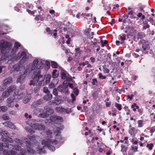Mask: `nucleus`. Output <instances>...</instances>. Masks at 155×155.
I'll return each instance as SVG.
<instances>
[{"label":"nucleus","instance_id":"nucleus-1","mask_svg":"<svg viewBox=\"0 0 155 155\" xmlns=\"http://www.w3.org/2000/svg\"><path fill=\"white\" fill-rule=\"evenodd\" d=\"M35 67V71L34 72L32 76L33 80L30 81L29 85L34 86L35 84L38 86H41L43 85L45 77L40 74V70L43 68L44 66V61L39 59H35L32 62Z\"/></svg>","mask_w":155,"mask_h":155},{"label":"nucleus","instance_id":"nucleus-2","mask_svg":"<svg viewBox=\"0 0 155 155\" xmlns=\"http://www.w3.org/2000/svg\"><path fill=\"white\" fill-rule=\"evenodd\" d=\"M58 141L55 140L48 138L45 139L41 141V144L43 145V147H47L50 150L52 151H54L55 148L51 144H57Z\"/></svg>","mask_w":155,"mask_h":155},{"label":"nucleus","instance_id":"nucleus-3","mask_svg":"<svg viewBox=\"0 0 155 155\" xmlns=\"http://www.w3.org/2000/svg\"><path fill=\"white\" fill-rule=\"evenodd\" d=\"M12 46L11 43L5 42L3 40H2L0 42V49L3 54L8 52Z\"/></svg>","mask_w":155,"mask_h":155},{"label":"nucleus","instance_id":"nucleus-4","mask_svg":"<svg viewBox=\"0 0 155 155\" xmlns=\"http://www.w3.org/2000/svg\"><path fill=\"white\" fill-rule=\"evenodd\" d=\"M31 145L30 143L28 144L27 145V151L30 153L33 154L35 152V150H33L34 148H36V150L38 153L42 154L45 152V150L43 148H42L41 147L38 146V147H35L33 149L30 148Z\"/></svg>","mask_w":155,"mask_h":155},{"label":"nucleus","instance_id":"nucleus-5","mask_svg":"<svg viewBox=\"0 0 155 155\" xmlns=\"http://www.w3.org/2000/svg\"><path fill=\"white\" fill-rule=\"evenodd\" d=\"M26 151L23 149L20 150V152L19 154L18 152H16L14 150H5L3 152L5 155H25Z\"/></svg>","mask_w":155,"mask_h":155},{"label":"nucleus","instance_id":"nucleus-6","mask_svg":"<svg viewBox=\"0 0 155 155\" xmlns=\"http://www.w3.org/2000/svg\"><path fill=\"white\" fill-rule=\"evenodd\" d=\"M16 87L13 85L9 87L5 91L3 92L2 96L5 98L8 97L11 93L16 89Z\"/></svg>","mask_w":155,"mask_h":155},{"label":"nucleus","instance_id":"nucleus-7","mask_svg":"<svg viewBox=\"0 0 155 155\" xmlns=\"http://www.w3.org/2000/svg\"><path fill=\"white\" fill-rule=\"evenodd\" d=\"M53 112V110L50 108H47L46 110L44 113L40 114L38 116L39 117L46 118L47 117L49 114H51Z\"/></svg>","mask_w":155,"mask_h":155},{"label":"nucleus","instance_id":"nucleus-8","mask_svg":"<svg viewBox=\"0 0 155 155\" xmlns=\"http://www.w3.org/2000/svg\"><path fill=\"white\" fill-rule=\"evenodd\" d=\"M50 119L51 121L55 123L61 122L63 120V119L61 117L55 115L51 116L50 118Z\"/></svg>","mask_w":155,"mask_h":155},{"label":"nucleus","instance_id":"nucleus-9","mask_svg":"<svg viewBox=\"0 0 155 155\" xmlns=\"http://www.w3.org/2000/svg\"><path fill=\"white\" fill-rule=\"evenodd\" d=\"M30 125L32 127L35 129L41 130H44L45 129V126L41 124L31 123Z\"/></svg>","mask_w":155,"mask_h":155},{"label":"nucleus","instance_id":"nucleus-10","mask_svg":"<svg viewBox=\"0 0 155 155\" xmlns=\"http://www.w3.org/2000/svg\"><path fill=\"white\" fill-rule=\"evenodd\" d=\"M84 34L87 36V38L92 39L93 37L94 33L90 29H86L84 31Z\"/></svg>","mask_w":155,"mask_h":155},{"label":"nucleus","instance_id":"nucleus-11","mask_svg":"<svg viewBox=\"0 0 155 155\" xmlns=\"http://www.w3.org/2000/svg\"><path fill=\"white\" fill-rule=\"evenodd\" d=\"M21 58H22V60L24 61H25L27 58L26 57V54L25 52H19L17 56V58L19 59Z\"/></svg>","mask_w":155,"mask_h":155},{"label":"nucleus","instance_id":"nucleus-12","mask_svg":"<svg viewBox=\"0 0 155 155\" xmlns=\"http://www.w3.org/2000/svg\"><path fill=\"white\" fill-rule=\"evenodd\" d=\"M35 70V67L33 65V64H30L26 67V69L24 72H25V74H27V73H29L33 70Z\"/></svg>","mask_w":155,"mask_h":155},{"label":"nucleus","instance_id":"nucleus-13","mask_svg":"<svg viewBox=\"0 0 155 155\" xmlns=\"http://www.w3.org/2000/svg\"><path fill=\"white\" fill-rule=\"evenodd\" d=\"M14 99L12 97H9L7 100V106L9 107H12L14 106Z\"/></svg>","mask_w":155,"mask_h":155},{"label":"nucleus","instance_id":"nucleus-14","mask_svg":"<svg viewBox=\"0 0 155 155\" xmlns=\"http://www.w3.org/2000/svg\"><path fill=\"white\" fill-rule=\"evenodd\" d=\"M26 75V74H25V72H24L22 74L19 76L17 80V83H23Z\"/></svg>","mask_w":155,"mask_h":155},{"label":"nucleus","instance_id":"nucleus-15","mask_svg":"<svg viewBox=\"0 0 155 155\" xmlns=\"http://www.w3.org/2000/svg\"><path fill=\"white\" fill-rule=\"evenodd\" d=\"M68 87V85L64 84L63 85L59 86L58 87V89L59 91H60L62 93L64 92L65 90Z\"/></svg>","mask_w":155,"mask_h":155},{"label":"nucleus","instance_id":"nucleus-16","mask_svg":"<svg viewBox=\"0 0 155 155\" xmlns=\"http://www.w3.org/2000/svg\"><path fill=\"white\" fill-rule=\"evenodd\" d=\"M24 68V66L20 64H16L14 66V70L17 71L21 70V69H23Z\"/></svg>","mask_w":155,"mask_h":155},{"label":"nucleus","instance_id":"nucleus-17","mask_svg":"<svg viewBox=\"0 0 155 155\" xmlns=\"http://www.w3.org/2000/svg\"><path fill=\"white\" fill-rule=\"evenodd\" d=\"M21 46L20 44L18 42H15V44L13 48L12 53L13 54L15 53L18 50V48Z\"/></svg>","mask_w":155,"mask_h":155},{"label":"nucleus","instance_id":"nucleus-18","mask_svg":"<svg viewBox=\"0 0 155 155\" xmlns=\"http://www.w3.org/2000/svg\"><path fill=\"white\" fill-rule=\"evenodd\" d=\"M29 138L31 142L32 141L35 143L36 142L38 141V140H39V137L35 135L30 136Z\"/></svg>","mask_w":155,"mask_h":155},{"label":"nucleus","instance_id":"nucleus-19","mask_svg":"<svg viewBox=\"0 0 155 155\" xmlns=\"http://www.w3.org/2000/svg\"><path fill=\"white\" fill-rule=\"evenodd\" d=\"M3 147H7L9 148L12 147V146L11 145L7 144L6 143H0V150L2 151L3 150Z\"/></svg>","mask_w":155,"mask_h":155},{"label":"nucleus","instance_id":"nucleus-20","mask_svg":"<svg viewBox=\"0 0 155 155\" xmlns=\"http://www.w3.org/2000/svg\"><path fill=\"white\" fill-rule=\"evenodd\" d=\"M52 97V95L51 94H48L45 95L44 97V99L46 101H48L51 100Z\"/></svg>","mask_w":155,"mask_h":155},{"label":"nucleus","instance_id":"nucleus-21","mask_svg":"<svg viewBox=\"0 0 155 155\" xmlns=\"http://www.w3.org/2000/svg\"><path fill=\"white\" fill-rule=\"evenodd\" d=\"M12 82V78H8L4 80L3 82V84L4 85H7L9 84Z\"/></svg>","mask_w":155,"mask_h":155},{"label":"nucleus","instance_id":"nucleus-22","mask_svg":"<svg viewBox=\"0 0 155 155\" xmlns=\"http://www.w3.org/2000/svg\"><path fill=\"white\" fill-rule=\"evenodd\" d=\"M51 67L54 68H57L59 67L58 64L55 61H51Z\"/></svg>","mask_w":155,"mask_h":155},{"label":"nucleus","instance_id":"nucleus-23","mask_svg":"<svg viewBox=\"0 0 155 155\" xmlns=\"http://www.w3.org/2000/svg\"><path fill=\"white\" fill-rule=\"evenodd\" d=\"M58 76V73L57 72V71L55 69L53 70L52 72V77L53 78H56Z\"/></svg>","mask_w":155,"mask_h":155},{"label":"nucleus","instance_id":"nucleus-24","mask_svg":"<svg viewBox=\"0 0 155 155\" xmlns=\"http://www.w3.org/2000/svg\"><path fill=\"white\" fill-rule=\"evenodd\" d=\"M138 148V145H132L131 147V149L134 152H136L137 151Z\"/></svg>","mask_w":155,"mask_h":155},{"label":"nucleus","instance_id":"nucleus-25","mask_svg":"<svg viewBox=\"0 0 155 155\" xmlns=\"http://www.w3.org/2000/svg\"><path fill=\"white\" fill-rule=\"evenodd\" d=\"M2 141L5 142L6 141L7 142H8L9 143H12L13 142V140L12 138L9 137L7 138H5L4 139L3 138Z\"/></svg>","mask_w":155,"mask_h":155},{"label":"nucleus","instance_id":"nucleus-26","mask_svg":"<svg viewBox=\"0 0 155 155\" xmlns=\"http://www.w3.org/2000/svg\"><path fill=\"white\" fill-rule=\"evenodd\" d=\"M7 124H8V127H9V128L12 129L15 128V126L11 122H8Z\"/></svg>","mask_w":155,"mask_h":155},{"label":"nucleus","instance_id":"nucleus-27","mask_svg":"<svg viewBox=\"0 0 155 155\" xmlns=\"http://www.w3.org/2000/svg\"><path fill=\"white\" fill-rule=\"evenodd\" d=\"M130 133L131 134L134 135L137 133V130L134 127L131 128L130 130Z\"/></svg>","mask_w":155,"mask_h":155},{"label":"nucleus","instance_id":"nucleus-28","mask_svg":"<svg viewBox=\"0 0 155 155\" xmlns=\"http://www.w3.org/2000/svg\"><path fill=\"white\" fill-rule=\"evenodd\" d=\"M8 133L6 131H3L0 130V136L2 137H2H3V135H4L5 136H6L7 134H8Z\"/></svg>","mask_w":155,"mask_h":155},{"label":"nucleus","instance_id":"nucleus-29","mask_svg":"<svg viewBox=\"0 0 155 155\" xmlns=\"http://www.w3.org/2000/svg\"><path fill=\"white\" fill-rule=\"evenodd\" d=\"M56 110L57 112L60 113L65 111V109L62 107H57L56 108Z\"/></svg>","mask_w":155,"mask_h":155},{"label":"nucleus","instance_id":"nucleus-30","mask_svg":"<svg viewBox=\"0 0 155 155\" xmlns=\"http://www.w3.org/2000/svg\"><path fill=\"white\" fill-rule=\"evenodd\" d=\"M145 36L143 32H140L138 34L137 38L138 39H141L144 38Z\"/></svg>","mask_w":155,"mask_h":155},{"label":"nucleus","instance_id":"nucleus-31","mask_svg":"<svg viewBox=\"0 0 155 155\" xmlns=\"http://www.w3.org/2000/svg\"><path fill=\"white\" fill-rule=\"evenodd\" d=\"M107 41L106 40H104L102 39H101L100 43L101 45V46L102 47H104L105 45L107 43Z\"/></svg>","mask_w":155,"mask_h":155},{"label":"nucleus","instance_id":"nucleus-32","mask_svg":"<svg viewBox=\"0 0 155 155\" xmlns=\"http://www.w3.org/2000/svg\"><path fill=\"white\" fill-rule=\"evenodd\" d=\"M57 31V30L56 29H55L53 31H51L52 34H53V35L54 36V38H57L56 36L57 35V33H56Z\"/></svg>","mask_w":155,"mask_h":155},{"label":"nucleus","instance_id":"nucleus-33","mask_svg":"<svg viewBox=\"0 0 155 155\" xmlns=\"http://www.w3.org/2000/svg\"><path fill=\"white\" fill-rule=\"evenodd\" d=\"M138 124V127H141L143 126V121L141 120H139L137 121Z\"/></svg>","mask_w":155,"mask_h":155},{"label":"nucleus","instance_id":"nucleus-34","mask_svg":"<svg viewBox=\"0 0 155 155\" xmlns=\"http://www.w3.org/2000/svg\"><path fill=\"white\" fill-rule=\"evenodd\" d=\"M0 108L1 110L3 112L6 111L8 109L7 107L5 106H2L0 107Z\"/></svg>","mask_w":155,"mask_h":155},{"label":"nucleus","instance_id":"nucleus-35","mask_svg":"<svg viewBox=\"0 0 155 155\" xmlns=\"http://www.w3.org/2000/svg\"><path fill=\"white\" fill-rule=\"evenodd\" d=\"M61 78L63 79H65L67 77L66 74L64 72L61 73Z\"/></svg>","mask_w":155,"mask_h":155},{"label":"nucleus","instance_id":"nucleus-36","mask_svg":"<svg viewBox=\"0 0 155 155\" xmlns=\"http://www.w3.org/2000/svg\"><path fill=\"white\" fill-rule=\"evenodd\" d=\"M115 107H117L118 109L119 110H121V104H118L117 103H116L115 104Z\"/></svg>","mask_w":155,"mask_h":155},{"label":"nucleus","instance_id":"nucleus-37","mask_svg":"<svg viewBox=\"0 0 155 155\" xmlns=\"http://www.w3.org/2000/svg\"><path fill=\"white\" fill-rule=\"evenodd\" d=\"M51 78V75H48L46 78V83H48L50 82V79Z\"/></svg>","mask_w":155,"mask_h":155},{"label":"nucleus","instance_id":"nucleus-38","mask_svg":"<svg viewBox=\"0 0 155 155\" xmlns=\"http://www.w3.org/2000/svg\"><path fill=\"white\" fill-rule=\"evenodd\" d=\"M139 18L141 17V19H143L145 18V17L144 15H143L141 13H139L137 15Z\"/></svg>","mask_w":155,"mask_h":155},{"label":"nucleus","instance_id":"nucleus-39","mask_svg":"<svg viewBox=\"0 0 155 155\" xmlns=\"http://www.w3.org/2000/svg\"><path fill=\"white\" fill-rule=\"evenodd\" d=\"M38 105V104L36 102H34L32 104L31 106V107L32 108H34L36 107L37 106V105Z\"/></svg>","mask_w":155,"mask_h":155},{"label":"nucleus","instance_id":"nucleus-40","mask_svg":"<svg viewBox=\"0 0 155 155\" xmlns=\"http://www.w3.org/2000/svg\"><path fill=\"white\" fill-rule=\"evenodd\" d=\"M73 92L77 96L79 94V90L77 88H74L73 89Z\"/></svg>","mask_w":155,"mask_h":155},{"label":"nucleus","instance_id":"nucleus-41","mask_svg":"<svg viewBox=\"0 0 155 155\" xmlns=\"http://www.w3.org/2000/svg\"><path fill=\"white\" fill-rule=\"evenodd\" d=\"M53 94L54 95L57 96L58 95V93L57 89L56 88H54L53 91Z\"/></svg>","mask_w":155,"mask_h":155},{"label":"nucleus","instance_id":"nucleus-42","mask_svg":"<svg viewBox=\"0 0 155 155\" xmlns=\"http://www.w3.org/2000/svg\"><path fill=\"white\" fill-rule=\"evenodd\" d=\"M52 132L50 130H48L46 134L47 135V137H49V138H51V136H50V134H52Z\"/></svg>","mask_w":155,"mask_h":155},{"label":"nucleus","instance_id":"nucleus-43","mask_svg":"<svg viewBox=\"0 0 155 155\" xmlns=\"http://www.w3.org/2000/svg\"><path fill=\"white\" fill-rule=\"evenodd\" d=\"M153 145L152 143L148 144L147 145V147L150 150L152 149V147H153Z\"/></svg>","mask_w":155,"mask_h":155},{"label":"nucleus","instance_id":"nucleus-44","mask_svg":"<svg viewBox=\"0 0 155 155\" xmlns=\"http://www.w3.org/2000/svg\"><path fill=\"white\" fill-rule=\"evenodd\" d=\"M13 148L16 150L19 151L20 149V147L19 146L15 145L13 147Z\"/></svg>","mask_w":155,"mask_h":155},{"label":"nucleus","instance_id":"nucleus-45","mask_svg":"<svg viewBox=\"0 0 155 155\" xmlns=\"http://www.w3.org/2000/svg\"><path fill=\"white\" fill-rule=\"evenodd\" d=\"M2 118L5 120H8L9 119V117L6 114L3 115L2 116Z\"/></svg>","mask_w":155,"mask_h":155},{"label":"nucleus","instance_id":"nucleus-46","mask_svg":"<svg viewBox=\"0 0 155 155\" xmlns=\"http://www.w3.org/2000/svg\"><path fill=\"white\" fill-rule=\"evenodd\" d=\"M149 45H143L142 46V48L143 50L145 51L147 49H148L149 48L148 47Z\"/></svg>","mask_w":155,"mask_h":155},{"label":"nucleus","instance_id":"nucleus-47","mask_svg":"<svg viewBox=\"0 0 155 155\" xmlns=\"http://www.w3.org/2000/svg\"><path fill=\"white\" fill-rule=\"evenodd\" d=\"M15 141L17 143H19L21 145L22 143V141L18 138H16L15 139Z\"/></svg>","mask_w":155,"mask_h":155},{"label":"nucleus","instance_id":"nucleus-48","mask_svg":"<svg viewBox=\"0 0 155 155\" xmlns=\"http://www.w3.org/2000/svg\"><path fill=\"white\" fill-rule=\"evenodd\" d=\"M65 112L67 113L68 114V113L71 112V108H67L66 109H65Z\"/></svg>","mask_w":155,"mask_h":155},{"label":"nucleus","instance_id":"nucleus-49","mask_svg":"<svg viewBox=\"0 0 155 155\" xmlns=\"http://www.w3.org/2000/svg\"><path fill=\"white\" fill-rule=\"evenodd\" d=\"M99 78L102 79H104L106 78V77L105 76H103L102 75V74L100 73L99 74Z\"/></svg>","mask_w":155,"mask_h":155},{"label":"nucleus","instance_id":"nucleus-50","mask_svg":"<svg viewBox=\"0 0 155 155\" xmlns=\"http://www.w3.org/2000/svg\"><path fill=\"white\" fill-rule=\"evenodd\" d=\"M71 96L72 98V101L74 102V101H75L76 100L75 96L73 93H71Z\"/></svg>","mask_w":155,"mask_h":155},{"label":"nucleus","instance_id":"nucleus-51","mask_svg":"<svg viewBox=\"0 0 155 155\" xmlns=\"http://www.w3.org/2000/svg\"><path fill=\"white\" fill-rule=\"evenodd\" d=\"M38 105L41 104L43 103V100L42 99H39L36 102Z\"/></svg>","mask_w":155,"mask_h":155},{"label":"nucleus","instance_id":"nucleus-52","mask_svg":"<svg viewBox=\"0 0 155 155\" xmlns=\"http://www.w3.org/2000/svg\"><path fill=\"white\" fill-rule=\"evenodd\" d=\"M55 86L54 84L53 83H51L49 85V88H52L55 87Z\"/></svg>","mask_w":155,"mask_h":155},{"label":"nucleus","instance_id":"nucleus-53","mask_svg":"<svg viewBox=\"0 0 155 155\" xmlns=\"http://www.w3.org/2000/svg\"><path fill=\"white\" fill-rule=\"evenodd\" d=\"M43 91L45 93H47V92H48L49 90H48V88L47 87H44L43 88Z\"/></svg>","mask_w":155,"mask_h":155},{"label":"nucleus","instance_id":"nucleus-54","mask_svg":"<svg viewBox=\"0 0 155 155\" xmlns=\"http://www.w3.org/2000/svg\"><path fill=\"white\" fill-rule=\"evenodd\" d=\"M93 81L92 82V84L93 85H95L96 84V83L97 82V81L96 79H93L92 80Z\"/></svg>","mask_w":155,"mask_h":155},{"label":"nucleus","instance_id":"nucleus-55","mask_svg":"<svg viewBox=\"0 0 155 155\" xmlns=\"http://www.w3.org/2000/svg\"><path fill=\"white\" fill-rule=\"evenodd\" d=\"M134 107H135L136 109H138L139 108V107L137 106L136 104H134L131 106V108H134Z\"/></svg>","mask_w":155,"mask_h":155},{"label":"nucleus","instance_id":"nucleus-56","mask_svg":"<svg viewBox=\"0 0 155 155\" xmlns=\"http://www.w3.org/2000/svg\"><path fill=\"white\" fill-rule=\"evenodd\" d=\"M9 113L11 115H14L15 114L16 112L14 110H12Z\"/></svg>","mask_w":155,"mask_h":155},{"label":"nucleus","instance_id":"nucleus-57","mask_svg":"<svg viewBox=\"0 0 155 155\" xmlns=\"http://www.w3.org/2000/svg\"><path fill=\"white\" fill-rule=\"evenodd\" d=\"M134 96V95L133 94H131L130 96L129 95H127V97L130 100H132L133 98V97Z\"/></svg>","mask_w":155,"mask_h":155},{"label":"nucleus","instance_id":"nucleus-58","mask_svg":"<svg viewBox=\"0 0 155 155\" xmlns=\"http://www.w3.org/2000/svg\"><path fill=\"white\" fill-rule=\"evenodd\" d=\"M25 129H26V130H27L28 132L31 133H33L34 132L32 130H31L30 129L28 130V127H26L25 128Z\"/></svg>","mask_w":155,"mask_h":155},{"label":"nucleus","instance_id":"nucleus-59","mask_svg":"<svg viewBox=\"0 0 155 155\" xmlns=\"http://www.w3.org/2000/svg\"><path fill=\"white\" fill-rule=\"evenodd\" d=\"M87 17H88L89 19H91V17H92V15L90 14H88L87 15Z\"/></svg>","mask_w":155,"mask_h":155},{"label":"nucleus","instance_id":"nucleus-60","mask_svg":"<svg viewBox=\"0 0 155 155\" xmlns=\"http://www.w3.org/2000/svg\"><path fill=\"white\" fill-rule=\"evenodd\" d=\"M68 85L69 86V87H70V88H73V84H71V83H68Z\"/></svg>","mask_w":155,"mask_h":155},{"label":"nucleus","instance_id":"nucleus-61","mask_svg":"<svg viewBox=\"0 0 155 155\" xmlns=\"http://www.w3.org/2000/svg\"><path fill=\"white\" fill-rule=\"evenodd\" d=\"M111 104V102H106V105L107 107H108L110 106V105Z\"/></svg>","mask_w":155,"mask_h":155},{"label":"nucleus","instance_id":"nucleus-62","mask_svg":"<svg viewBox=\"0 0 155 155\" xmlns=\"http://www.w3.org/2000/svg\"><path fill=\"white\" fill-rule=\"evenodd\" d=\"M94 41H91V45H96L97 44V41H95V40H94Z\"/></svg>","mask_w":155,"mask_h":155},{"label":"nucleus","instance_id":"nucleus-63","mask_svg":"<svg viewBox=\"0 0 155 155\" xmlns=\"http://www.w3.org/2000/svg\"><path fill=\"white\" fill-rule=\"evenodd\" d=\"M94 41H91V45H96L97 44V41H95V40H94Z\"/></svg>","mask_w":155,"mask_h":155},{"label":"nucleus","instance_id":"nucleus-64","mask_svg":"<svg viewBox=\"0 0 155 155\" xmlns=\"http://www.w3.org/2000/svg\"><path fill=\"white\" fill-rule=\"evenodd\" d=\"M91 61L92 62H94L95 61V58L93 57H91L90 58Z\"/></svg>","mask_w":155,"mask_h":155}]
</instances>
